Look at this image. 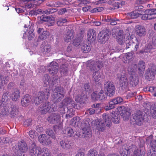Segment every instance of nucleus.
Returning <instances> with one entry per match:
<instances>
[{
	"instance_id": "1",
	"label": "nucleus",
	"mask_w": 156,
	"mask_h": 156,
	"mask_svg": "<svg viewBox=\"0 0 156 156\" xmlns=\"http://www.w3.org/2000/svg\"><path fill=\"white\" fill-rule=\"evenodd\" d=\"M63 89L61 87H55L53 90L51 95V100L55 102H58L64 96Z\"/></svg>"
},
{
	"instance_id": "2",
	"label": "nucleus",
	"mask_w": 156,
	"mask_h": 156,
	"mask_svg": "<svg viewBox=\"0 0 156 156\" xmlns=\"http://www.w3.org/2000/svg\"><path fill=\"white\" fill-rule=\"evenodd\" d=\"M49 90L46 89L44 91H41L38 92L37 97L34 99V102L36 105H38L41 103L44 99H48L49 96Z\"/></svg>"
},
{
	"instance_id": "3",
	"label": "nucleus",
	"mask_w": 156,
	"mask_h": 156,
	"mask_svg": "<svg viewBox=\"0 0 156 156\" xmlns=\"http://www.w3.org/2000/svg\"><path fill=\"white\" fill-rule=\"evenodd\" d=\"M81 128L82 129V132L79 134V137L89 138L91 136V131L88 123L82 122Z\"/></svg>"
},
{
	"instance_id": "4",
	"label": "nucleus",
	"mask_w": 156,
	"mask_h": 156,
	"mask_svg": "<svg viewBox=\"0 0 156 156\" xmlns=\"http://www.w3.org/2000/svg\"><path fill=\"white\" fill-rule=\"evenodd\" d=\"M87 68L91 71L98 70L102 67L103 63L98 60L96 61L90 60L87 62Z\"/></svg>"
},
{
	"instance_id": "5",
	"label": "nucleus",
	"mask_w": 156,
	"mask_h": 156,
	"mask_svg": "<svg viewBox=\"0 0 156 156\" xmlns=\"http://www.w3.org/2000/svg\"><path fill=\"white\" fill-rule=\"evenodd\" d=\"M142 147L137 148L135 145H132L129 147V150L130 152H132L135 156H144L145 152L144 148V143L142 141Z\"/></svg>"
},
{
	"instance_id": "6",
	"label": "nucleus",
	"mask_w": 156,
	"mask_h": 156,
	"mask_svg": "<svg viewBox=\"0 0 156 156\" xmlns=\"http://www.w3.org/2000/svg\"><path fill=\"white\" fill-rule=\"evenodd\" d=\"M55 105L51 104L49 102L43 104L40 106L39 110L42 114H46L47 112H51L55 111L56 109Z\"/></svg>"
},
{
	"instance_id": "7",
	"label": "nucleus",
	"mask_w": 156,
	"mask_h": 156,
	"mask_svg": "<svg viewBox=\"0 0 156 156\" xmlns=\"http://www.w3.org/2000/svg\"><path fill=\"white\" fill-rule=\"evenodd\" d=\"M145 14L142 15L141 18L144 20H151L155 19L156 17V8L146 10L144 11Z\"/></svg>"
},
{
	"instance_id": "8",
	"label": "nucleus",
	"mask_w": 156,
	"mask_h": 156,
	"mask_svg": "<svg viewBox=\"0 0 156 156\" xmlns=\"http://www.w3.org/2000/svg\"><path fill=\"white\" fill-rule=\"evenodd\" d=\"M104 88L109 96L112 97L114 95L115 87L112 82L109 81L105 82L104 84Z\"/></svg>"
},
{
	"instance_id": "9",
	"label": "nucleus",
	"mask_w": 156,
	"mask_h": 156,
	"mask_svg": "<svg viewBox=\"0 0 156 156\" xmlns=\"http://www.w3.org/2000/svg\"><path fill=\"white\" fill-rule=\"evenodd\" d=\"M144 116V114L143 112L138 111L133 115V121L136 124L141 125L143 122Z\"/></svg>"
},
{
	"instance_id": "10",
	"label": "nucleus",
	"mask_w": 156,
	"mask_h": 156,
	"mask_svg": "<svg viewBox=\"0 0 156 156\" xmlns=\"http://www.w3.org/2000/svg\"><path fill=\"white\" fill-rule=\"evenodd\" d=\"M109 30L107 29L103 30L100 32L98 35L99 42L101 43H105L109 38L110 34Z\"/></svg>"
},
{
	"instance_id": "11",
	"label": "nucleus",
	"mask_w": 156,
	"mask_h": 156,
	"mask_svg": "<svg viewBox=\"0 0 156 156\" xmlns=\"http://www.w3.org/2000/svg\"><path fill=\"white\" fill-rule=\"evenodd\" d=\"M41 148L39 147H36L35 143H33L29 148L30 154L31 156H38L40 155Z\"/></svg>"
},
{
	"instance_id": "12",
	"label": "nucleus",
	"mask_w": 156,
	"mask_h": 156,
	"mask_svg": "<svg viewBox=\"0 0 156 156\" xmlns=\"http://www.w3.org/2000/svg\"><path fill=\"white\" fill-rule=\"evenodd\" d=\"M118 78L119 79L120 83L122 84V86H124V88L127 87L128 84V81L125 72L119 73Z\"/></svg>"
},
{
	"instance_id": "13",
	"label": "nucleus",
	"mask_w": 156,
	"mask_h": 156,
	"mask_svg": "<svg viewBox=\"0 0 156 156\" xmlns=\"http://www.w3.org/2000/svg\"><path fill=\"white\" fill-rule=\"evenodd\" d=\"M38 139L39 142L44 145H50L52 143L49 137L45 134H42L39 136Z\"/></svg>"
},
{
	"instance_id": "14",
	"label": "nucleus",
	"mask_w": 156,
	"mask_h": 156,
	"mask_svg": "<svg viewBox=\"0 0 156 156\" xmlns=\"http://www.w3.org/2000/svg\"><path fill=\"white\" fill-rule=\"evenodd\" d=\"M152 44H149L145 48L144 51L145 52H151L154 51L156 49L155 45H156V36L153 37Z\"/></svg>"
},
{
	"instance_id": "15",
	"label": "nucleus",
	"mask_w": 156,
	"mask_h": 156,
	"mask_svg": "<svg viewBox=\"0 0 156 156\" xmlns=\"http://www.w3.org/2000/svg\"><path fill=\"white\" fill-rule=\"evenodd\" d=\"M94 129L99 131L103 132L105 129V126L102 121L94 122Z\"/></svg>"
},
{
	"instance_id": "16",
	"label": "nucleus",
	"mask_w": 156,
	"mask_h": 156,
	"mask_svg": "<svg viewBox=\"0 0 156 156\" xmlns=\"http://www.w3.org/2000/svg\"><path fill=\"white\" fill-rule=\"evenodd\" d=\"M119 110L121 115L122 117L124 120L126 121L129 119L131 114L129 112L126 111L124 107H120Z\"/></svg>"
},
{
	"instance_id": "17",
	"label": "nucleus",
	"mask_w": 156,
	"mask_h": 156,
	"mask_svg": "<svg viewBox=\"0 0 156 156\" xmlns=\"http://www.w3.org/2000/svg\"><path fill=\"white\" fill-rule=\"evenodd\" d=\"M48 70L50 74L55 75L58 72V64L55 62H52L48 68Z\"/></svg>"
},
{
	"instance_id": "18",
	"label": "nucleus",
	"mask_w": 156,
	"mask_h": 156,
	"mask_svg": "<svg viewBox=\"0 0 156 156\" xmlns=\"http://www.w3.org/2000/svg\"><path fill=\"white\" fill-rule=\"evenodd\" d=\"M136 34L139 36H143L145 35L146 30L145 27L140 25H137L135 28Z\"/></svg>"
},
{
	"instance_id": "19",
	"label": "nucleus",
	"mask_w": 156,
	"mask_h": 156,
	"mask_svg": "<svg viewBox=\"0 0 156 156\" xmlns=\"http://www.w3.org/2000/svg\"><path fill=\"white\" fill-rule=\"evenodd\" d=\"M60 116L58 114H51L48 119V121L52 123H56L58 122L60 120Z\"/></svg>"
},
{
	"instance_id": "20",
	"label": "nucleus",
	"mask_w": 156,
	"mask_h": 156,
	"mask_svg": "<svg viewBox=\"0 0 156 156\" xmlns=\"http://www.w3.org/2000/svg\"><path fill=\"white\" fill-rule=\"evenodd\" d=\"M111 115L104 113L102 115V120L101 121L104 122L107 127H110L112 125V123L111 118Z\"/></svg>"
},
{
	"instance_id": "21",
	"label": "nucleus",
	"mask_w": 156,
	"mask_h": 156,
	"mask_svg": "<svg viewBox=\"0 0 156 156\" xmlns=\"http://www.w3.org/2000/svg\"><path fill=\"white\" fill-rule=\"evenodd\" d=\"M31 101V99L29 95H26L22 98L21 104L24 107H26L29 105Z\"/></svg>"
},
{
	"instance_id": "22",
	"label": "nucleus",
	"mask_w": 156,
	"mask_h": 156,
	"mask_svg": "<svg viewBox=\"0 0 156 156\" xmlns=\"http://www.w3.org/2000/svg\"><path fill=\"white\" fill-rule=\"evenodd\" d=\"M73 33L72 30H68L64 38V41L67 42H69L73 39Z\"/></svg>"
},
{
	"instance_id": "23",
	"label": "nucleus",
	"mask_w": 156,
	"mask_h": 156,
	"mask_svg": "<svg viewBox=\"0 0 156 156\" xmlns=\"http://www.w3.org/2000/svg\"><path fill=\"white\" fill-rule=\"evenodd\" d=\"M155 74V71L149 69L146 71L145 76L146 79L150 80L154 79Z\"/></svg>"
},
{
	"instance_id": "24",
	"label": "nucleus",
	"mask_w": 156,
	"mask_h": 156,
	"mask_svg": "<svg viewBox=\"0 0 156 156\" xmlns=\"http://www.w3.org/2000/svg\"><path fill=\"white\" fill-rule=\"evenodd\" d=\"M20 93L19 90L16 89H14L12 93L11 97L12 101H16L18 100L20 97Z\"/></svg>"
},
{
	"instance_id": "25",
	"label": "nucleus",
	"mask_w": 156,
	"mask_h": 156,
	"mask_svg": "<svg viewBox=\"0 0 156 156\" xmlns=\"http://www.w3.org/2000/svg\"><path fill=\"white\" fill-rule=\"evenodd\" d=\"M9 108L10 113L11 117H15L18 114V108L16 105L12 106Z\"/></svg>"
},
{
	"instance_id": "26",
	"label": "nucleus",
	"mask_w": 156,
	"mask_h": 156,
	"mask_svg": "<svg viewBox=\"0 0 156 156\" xmlns=\"http://www.w3.org/2000/svg\"><path fill=\"white\" fill-rule=\"evenodd\" d=\"M92 76L93 80L96 84L98 83L101 79V75L99 72L98 71H95L93 73Z\"/></svg>"
},
{
	"instance_id": "27",
	"label": "nucleus",
	"mask_w": 156,
	"mask_h": 156,
	"mask_svg": "<svg viewBox=\"0 0 156 156\" xmlns=\"http://www.w3.org/2000/svg\"><path fill=\"white\" fill-rule=\"evenodd\" d=\"M129 83L132 87H134L138 83V79L136 76H132L129 77Z\"/></svg>"
},
{
	"instance_id": "28",
	"label": "nucleus",
	"mask_w": 156,
	"mask_h": 156,
	"mask_svg": "<svg viewBox=\"0 0 156 156\" xmlns=\"http://www.w3.org/2000/svg\"><path fill=\"white\" fill-rule=\"evenodd\" d=\"M137 66L138 72L142 73L143 72L145 68V62L142 61H139Z\"/></svg>"
},
{
	"instance_id": "29",
	"label": "nucleus",
	"mask_w": 156,
	"mask_h": 156,
	"mask_svg": "<svg viewBox=\"0 0 156 156\" xmlns=\"http://www.w3.org/2000/svg\"><path fill=\"white\" fill-rule=\"evenodd\" d=\"M137 64H133L129 66L127 70L129 73L131 75L133 74L137 70Z\"/></svg>"
},
{
	"instance_id": "30",
	"label": "nucleus",
	"mask_w": 156,
	"mask_h": 156,
	"mask_svg": "<svg viewBox=\"0 0 156 156\" xmlns=\"http://www.w3.org/2000/svg\"><path fill=\"white\" fill-rule=\"evenodd\" d=\"M105 20L106 22L110 23V24L112 25H116L117 24V22L119 21V20L117 18H112L108 16H107Z\"/></svg>"
},
{
	"instance_id": "31",
	"label": "nucleus",
	"mask_w": 156,
	"mask_h": 156,
	"mask_svg": "<svg viewBox=\"0 0 156 156\" xmlns=\"http://www.w3.org/2000/svg\"><path fill=\"white\" fill-rule=\"evenodd\" d=\"M88 39L89 40L93 41L96 38L95 31L93 29L89 30L87 32Z\"/></svg>"
},
{
	"instance_id": "32",
	"label": "nucleus",
	"mask_w": 156,
	"mask_h": 156,
	"mask_svg": "<svg viewBox=\"0 0 156 156\" xmlns=\"http://www.w3.org/2000/svg\"><path fill=\"white\" fill-rule=\"evenodd\" d=\"M60 145L62 148L66 149H69L70 146L69 142L67 140H61L60 142Z\"/></svg>"
},
{
	"instance_id": "33",
	"label": "nucleus",
	"mask_w": 156,
	"mask_h": 156,
	"mask_svg": "<svg viewBox=\"0 0 156 156\" xmlns=\"http://www.w3.org/2000/svg\"><path fill=\"white\" fill-rule=\"evenodd\" d=\"M81 49L85 53H87L91 50V46L90 44H86L83 43L81 46Z\"/></svg>"
},
{
	"instance_id": "34",
	"label": "nucleus",
	"mask_w": 156,
	"mask_h": 156,
	"mask_svg": "<svg viewBox=\"0 0 156 156\" xmlns=\"http://www.w3.org/2000/svg\"><path fill=\"white\" fill-rule=\"evenodd\" d=\"M49 35V32L47 31H44L39 36L37 40V42H40L48 37Z\"/></svg>"
},
{
	"instance_id": "35",
	"label": "nucleus",
	"mask_w": 156,
	"mask_h": 156,
	"mask_svg": "<svg viewBox=\"0 0 156 156\" xmlns=\"http://www.w3.org/2000/svg\"><path fill=\"white\" fill-rule=\"evenodd\" d=\"M111 116L112 118V121L114 123L117 124L119 123L120 118L118 114H115L114 112L111 113Z\"/></svg>"
},
{
	"instance_id": "36",
	"label": "nucleus",
	"mask_w": 156,
	"mask_h": 156,
	"mask_svg": "<svg viewBox=\"0 0 156 156\" xmlns=\"http://www.w3.org/2000/svg\"><path fill=\"white\" fill-rule=\"evenodd\" d=\"M98 100L104 101L106 99L107 94L103 90H101L98 94Z\"/></svg>"
},
{
	"instance_id": "37",
	"label": "nucleus",
	"mask_w": 156,
	"mask_h": 156,
	"mask_svg": "<svg viewBox=\"0 0 156 156\" xmlns=\"http://www.w3.org/2000/svg\"><path fill=\"white\" fill-rule=\"evenodd\" d=\"M40 155L41 156H51V153L50 150L47 148L44 147L40 151Z\"/></svg>"
},
{
	"instance_id": "38",
	"label": "nucleus",
	"mask_w": 156,
	"mask_h": 156,
	"mask_svg": "<svg viewBox=\"0 0 156 156\" xmlns=\"http://www.w3.org/2000/svg\"><path fill=\"white\" fill-rule=\"evenodd\" d=\"M68 22L66 18H59L57 20L56 23L58 26H62L66 25Z\"/></svg>"
},
{
	"instance_id": "39",
	"label": "nucleus",
	"mask_w": 156,
	"mask_h": 156,
	"mask_svg": "<svg viewBox=\"0 0 156 156\" xmlns=\"http://www.w3.org/2000/svg\"><path fill=\"white\" fill-rule=\"evenodd\" d=\"M134 57V53L133 52H128L125 55V57L126 59V62H129L132 61Z\"/></svg>"
},
{
	"instance_id": "40",
	"label": "nucleus",
	"mask_w": 156,
	"mask_h": 156,
	"mask_svg": "<svg viewBox=\"0 0 156 156\" xmlns=\"http://www.w3.org/2000/svg\"><path fill=\"white\" fill-rule=\"evenodd\" d=\"M72 102V100L71 99L69 98H65L62 102L61 103L60 105V107L61 108L65 106H66Z\"/></svg>"
},
{
	"instance_id": "41",
	"label": "nucleus",
	"mask_w": 156,
	"mask_h": 156,
	"mask_svg": "<svg viewBox=\"0 0 156 156\" xmlns=\"http://www.w3.org/2000/svg\"><path fill=\"white\" fill-rule=\"evenodd\" d=\"M92 2L95 5H98L106 3H107L110 4L112 3V1L109 0H96L95 1H93Z\"/></svg>"
},
{
	"instance_id": "42",
	"label": "nucleus",
	"mask_w": 156,
	"mask_h": 156,
	"mask_svg": "<svg viewBox=\"0 0 156 156\" xmlns=\"http://www.w3.org/2000/svg\"><path fill=\"white\" fill-rule=\"evenodd\" d=\"M8 77L7 76H4L3 75H1L0 76V83H1V86H3L6 83V81H7Z\"/></svg>"
},
{
	"instance_id": "43",
	"label": "nucleus",
	"mask_w": 156,
	"mask_h": 156,
	"mask_svg": "<svg viewBox=\"0 0 156 156\" xmlns=\"http://www.w3.org/2000/svg\"><path fill=\"white\" fill-rule=\"evenodd\" d=\"M64 133L67 136H71L73 134V129L70 127H68L65 129Z\"/></svg>"
},
{
	"instance_id": "44",
	"label": "nucleus",
	"mask_w": 156,
	"mask_h": 156,
	"mask_svg": "<svg viewBox=\"0 0 156 156\" xmlns=\"http://www.w3.org/2000/svg\"><path fill=\"white\" fill-rule=\"evenodd\" d=\"M43 80L46 86L48 85L50 83L51 80L49 75L48 74H45L44 76Z\"/></svg>"
},
{
	"instance_id": "45",
	"label": "nucleus",
	"mask_w": 156,
	"mask_h": 156,
	"mask_svg": "<svg viewBox=\"0 0 156 156\" xmlns=\"http://www.w3.org/2000/svg\"><path fill=\"white\" fill-rule=\"evenodd\" d=\"M113 101H114L112 99L109 102V105L105 106V109L106 110H108L110 109H112L115 107V105L116 104L113 102Z\"/></svg>"
},
{
	"instance_id": "46",
	"label": "nucleus",
	"mask_w": 156,
	"mask_h": 156,
	"mask_svg": "<svg viewBox=\"0 0 156 156\" xmlns=\"http://www.w3.org/2000/svg\"><path fill=\"white\" fill-rule=\"evenodd\" d=\"M128 150H127L125 148H122L120 150V154L121 156H128L129 153H130Z\"/></svg>"
},
{
	"instance_id": "47",
	"label": "nucleus",
	"mask_w": 156,
	"mask_h": 156,
	"mask_svg": "<svg viewBox=\"0 0 156 156\" xmlns=\"http://www.w3.org/2000/svg\"><path fill=\"white\" fill-rule=\"evenodd\" d=\"M118 42L120 44H123L125 43V37L124 35H119L118 37Z\"/></svg>"
},
{
	"instance_id": "48",
	"label": "nucleus",
	"mask_w": 156,
	"mask_h": 156,
	"mask_svg": "<svg viewBox=\"0 0 156 156\" xmlns=\"http://www.w3.org/2000/svg\"><path fill=\"white\" fill-rule=\"evenodd\" d=\"M140 15H141V14L139 13L136 11L132 12L129 14V16L132 19L137 18Z\"/></svg>"
},
{
	"instance_id": "49",
	"label": "nucleus",
	"mask_w": 156,
	"mask_h": 156,
	"mask_svg": "<svg viewBox=\"0 0 156 156\" xmlns=\"http://www.w3.org/2000/svg\"><path fill=\"white\" fill-rule=\"evenodd\" d=\"M10 114L9 107H5L2 110L1 113V114L3 115H8Z\"/></svg>"
},
{
	"instance_id": "50",
	"label": "nucleus",
	"mask_w": 156,
	"mask_h": 156,
	"mask_svg": "<svg viewBox=\"0 0 156 156\" xmlns=\"http://www.w3.org/2000/svg\"><path fill=\"white\" fill-rule=\"evenodd\" d=\"M60 72L62 75L64 76L66 74V73L67 71V69L66 66L64 64H62L60 66Z\"/></svg>"
},
{
	"instance_id": "51",
	"label": "nucleus",
	"mask_w": 156,
	"mask_h": 156,
	"mask_svg": "<svg viewBox=\"0 0 156 156\" xmlns=\"http://www.w3.org/2000/svg\"><path fill=\"white\" fill-rule=\"evenodd\" d=\"M126 48H131L133 46L134 44L131 39H129L128 38L127 39L126 38Z\"/></svg>"
},
{
	"instance_id": "52",
	"label": "nucleus",
	"mask_w": 156,
	"mask_h": 156,
	"mask_svg": "<svg viewBox=\"0 0 156 156\" xmlns=\"http://www.w3.org/2000/svg\"><path fill=\"white\" fill-rule=\"evenodd\" d=\"M88 156H99V155L96 150L91 149L88 151Z\"/></svg>"
},
{
	"instance_id": "53",
	"label": "nucleus",
	"mask_w": 156,
	"mask_h": 156,
	"mask_svg": "<svg viewBox=\"0 0 156 156\" xmlns=\"http://www.w3.org/2000/svg\"><path fill=\"white\" fill-rule=\"evenodd\" d=\"M51 50V47L49 45H45L42 49V51L44 54H46L50 51Z\"/></svg>"
},
{
	"instance_id": "54",
	"label": "nucleus",
	"mask_w": 156,
	"mask_h": 156,
	"mask_svg": "<svg viewBox=\"0 0 156 156\" xmlns=\"http://www.w3.org/2000/svg\"><path fill=\"white\" fill-rule=\"evenodd\" d=\"M35 0H22L23 2L24 3V4H27L26 6L28 8L33 7L31 3L30 2V1H34Z\"/></svg>"
},
{
	"instance_id": "55",
	"label": "nucleus",
	"mask_w": 156,
	"mask_h": 156,
	"mask_svg": "<svg viewBox=\"0 0 156 156\" xmlns=\"http://www.w3.org/2000/svg\"><path fill=\"white\" fill-rule=\"evenodd\" d=\"M46 133L50 136L53 139H55V137L54 135L53 131L52 130L50 129H48L46 131Z\"/></svg>"
},
{
	"instance_id": "56",
	"label": "nucleus",
	"mask_w": 156,
	"mask_h": 156,
	"mask_svg": "<svg viewBox=\"0 0 156 156\" xmlns=\"http://www.w3.org/2000/svg\"><path fill=\"white\" fill-rule=\"evenodd\" d=\"M9 94L8 92H7L3 94L2 96V99L3 100V101H7L9 99Z\"/></svg>"
},
{
	"instance_id": "57",
	"label": "nucleus",
	"mask_w": 156,
	"mask_h": 156,
	"mask_svg": "<svg viewBox=\"0 0 156 156\" xmlns=\"http://www.w3.org/2000/svg\"><path fill=\"white\" fill-rule=\"evenodd\" d=\"M113 102L115 103V104H119L122 102L123 100V99L120 97H118L112 99Z\"/></svg>"
},
{
	"instance_id": "58",
	"label": "nucleus",
	"mask_w": 156,
	"mask_h": 156,
	"mask_svg": "<svg viewBox=\"0 0 156 156\" xmlns=\"http://www.w3.org/2000/svg\"><path fill=\"white\" fill-rule=\"evenodd\" d=\"M28 38L29 40H31L34 37V35L32 30H30L28 32Z\"/></svg>"
},
{
	"instance_id": "59",
	"label": "nucleus",
	"mask_w": 156,
	"mask_h": 156,
	"mask_svg": "<svg viewBox=\"0 0 156 156\" xmlns=\"http://www.w3.org/2000/svg\"><path fill=\"white\" fill-rule=\"evenodd\" d=\"M56 11V9H49L47 10L44 11V12L45 14H49L53 13Z\"/></svg>"
},
{
	"instance_id": "60",
	"label": "nucleus",
	"mask_w": 156,
	"mask_h": 156,
	"mask_svg": "<svg viewBox=\"0 0 156 156\" xmlns=\"http://www.w3.org/2000/svg\"><path fill=\"white\" fill-rule=\"evenodd\" d=\"M81 44V41L79 39H76L74 40L73 44V45L77 47L80 45Z\"/></svg>"
},
{
	"instance_id": "61",
	"label": "nucleus",
	"mask_w": 156,
	"mask_h": 156,
	"mask_svg": "<svg viewBox=\"0 0 156 156\" xmlns=\"http://www.w3.org/2000/svg\"><path fill=\"white\" fill-rule=\"evenodd\" d=\"M98 94L95 92H93L91 95V98L94 100H98Z\"/></svg>"
},
{
	"instance_id": "62",
	"label": "nucleus",
	"mask_w": 156,
	"mask_h": 156,
	"mask_svg": "<svg viewBox=\"0 0 156 156\" xmlns=\"http://www.w3.org/2000/svg\"><path fill=\"white\" fill-rule=\"evenodd\" d=\"M84 89L88 93L91 92V90L90 87V86L88 84H85L84 87Z\"/></svg>"
},
{
	"instance_id": "63",
	"label": "nucleus",
	"mask_w": 156,
	"mask_h": 156,
	"mask_svg": "<svg viewBox=\"0 0 156 156\" xmlns=\"http://www.w3.org/2000/svg\"><path fill=\"white\" fill-rule=\"evenodd\" d=\"M62 125L61 124H59L58 126L56 125L54 127V131L55 132H58L61 129Z\"/></svg>"
},
{
	"instance_id": "64",
	"label": "nucleus",
	"mask_w": 156,
	"mask_h": 156,
	"mask_svg": "<svg viewBox=\"0 0 156 156\" xmlns=\"http://www.w3.org/2000/svg\"><path fill=\"white\" fill-rule=\"evenodd\" d=\"M29 135L31 138H34L35 136V134L34 130H31L29 132Z\"/></svg>"
}]
</instances>
